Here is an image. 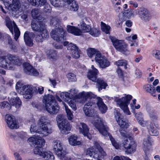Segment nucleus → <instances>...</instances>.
Segmentation results:
<instances>
[{"mask_svg": "<svg viewBox=\"0 0 160 160\" xmlns=\"http://www.w3.org/2000/svg\"><path fill=\"white\" fill-rule=\"evenodd\" d=\"M47 119L44 116L41 117L38 123V125L39 128L37 129L36 126L31 125L30 128L31 132H36L39 134V135L34 136L33 137H31L28 139L29 144L32 147H34L33 152L35 154L38 155L42 156L43 152L41 151L42 147L44 145L45 140L41 137L46 136L51 133L52 129L49 127L48 124H49L47 122Z\"/></svg>", "mask_w": 160, "mask_h": 160, "instance_id": "1", "label": "nucleus"}, {"mask_svg": "<svg viewBox=\"0 0 160 160\" xmlns=\"http://www.w3.org/2000/svg\"><path fill=\"white\" fill-rule=\"evenodd\" d=\"M22 63V59L19 57L10 54L7 56L0 57V67L8 69H13L11 63L18 66H20Z\"/></svg>", "mask_w": 160, "mask_h": 160, "instance_id": "2", "label": "nucleus"}, {"mask_svg": "<svg viewBox=\"0 0 160 160\" xmlns=\"http://www.w3.org/2000/svg\"><path fill=\"white\" fill-rule=\"evenodd\" d=\"M43 102L46 110L49 113L55 115L58 113L59 108L53 95L49 94L45 95Z\"/></svg>", "mask_w": 160, "mask_h": 160, "instance_id": "3", "label": "nucleus"}, {"mask_svg": "<svg viewBox=\"0 0 160 160\" xmlns=\"http://www.w3.org/2000/svg\"><path fill=\"white\" fill-rule=\"evenodd\" d=\"M119 132L121 135L127 138L122 143V146L125 149V152L128 154L133 153L136 151L137 146L133 139L129 135H128L124 129H121Z\"/></svg>", "mask_w": 160, "mask_h": 160, "instance_id": "4", "label": "nucleus"}, {"mask_svg": "<svg viewBox=\"0 0 160 160\" xmlns=\"http://www.w3.org/2000/svg\"><path fill=\"white\" fill-rule=\"evenodd\" d=\"M16 89L19 93H24L23 97L26 99L31 98L33 94L38 93L37 89L36 87L32 85H23L20 81L17 82Z\"/></svg>", "mask_w": 160, "mask_h": 160, "instance_id": "5", "label": "nucleus"}, {"mask_svg": "<svg viewBox=\"0 0 160 160\" xmlns=\"http://www.w3.org/2000/svg\"><path fill=\"white\" fill-rule=\"evenodd\" d=\"M76 96L78 99V101L80 103H83L88 101L84 107L85 108H88V107H92V106L94 107L96 104L97 98H95V95L91 92L86 93L83 92L79 93Z\"/></svg>", "mask_w": 160, "mask_h": 160, "instance_id": "6", "label": "nucleus"}, {"mask_svg": "<svg viewBox=\"0 0 160 160\" xmlns=\"http://www.w3.org/2000/svg\"><path fill=\"white\" fill-rule=\"evenodd\" d=\"M98 122H95L94 124L95 127L98 130L99 132L103 136L105 137L108 136L112 145L116 149L119 148V145L116 142L112 135L108 132L109 128L107 125L104 124L102 121L98 119Z\"/></svg>", "mask_w": 160, "mask_h": 160, "instance_id": "7", "label": "nucleus"}, {"mask_svg": "<svg viewBox=\"0 0 160 160\" xmlns=\"http://www.w3.org/2000/svg\"><path fill=\"white\" fill-rule=\"evenodd\" d=\"M65 32L63 29L61 27H58L53 29L51 32V36L52 38L58 42L61 43L63 42V45L65 46L68 45V42H64L66 40V37L64 36Z\"/></svg>", "mask_w": 160, "mask_h": 160, "instance_id": "8", "label": "nucleus"}, {"mask_svg": "<svg viewBox=\"0 0 160 160\" xmlns=\"http://www.w3.org/2000/svg\"><path fill=\"white\" fill-rule=\"evenodd\" d=\"M113 45L118 51L126 55L129 54L128 49V45L122 40H119L113 37L110 38Z\"/></svg>", "mask_w": 160, "mask_h": 160, "instance_id": "9", "label": "nucleus"}, {"mask_svg": "<svg viewBox=\"0 0 160 160\" xmlns=\"http://www.w3.org/2000/svg\"><path fill=\"white\" fill-rule=\"evenodd\" d=\"M51 3L54 6L58 7L62 6V3L64 2L69 5L70 10L77 11L78 8V5L75 0H50Z\"/></svg>", "mask_w": 160, "mask_h": 160, "instance_id": "10", "label": "nucleus"}, {"mask_svg": "<svg viewBox=\"0 0 160 160\" xmlns=\"http://www.w3.org/2000/svg\"><path fill=\"white\" fill-rule=\"evenodd\" d=\"M5 23L12 34L14 33V39L17 41L20 35V32L15 22L7 17L5 18Z\"/></svg>", "mask_w": 160, "mask_h": 160, "instance_id": "11", "label": "nucleus"}, {"mask_svg": "<svg viewBox=\"0 0 160 160\" xmlns=\"http://www.w3.org/2000/svg\"><path fill=\"white\" fill-rule=\"evenodd\" d=\"M52 143L55 152L58 157H60L61 160H71L70 157L65 156L66 152L63 150L62 145L60 141H54Z\"/></svg>", "mask_w": 160, "mask_h": 160, "instance_id": "12", "label": "nucleus"}, {"mask_svg": "<svg viewBox=\"0 0 160 160\" xmlns=\"http://www.w3.org/2000/svg\"><path fill=\"white\" fill-rule=\"evenodd\" d=\"M132 96L128 95L126 97H123L121 99H119L117 101V104L119 105V107L126 114L130 115L131 113L128 108V105L129 104Z\"/></svg>", "mask_w": 160, "mask_h": 160, "instance_id": "13", "label": "nucleus"}, {"mask_svg": "<svg viewBox=\"0 0 160 160\" xmlns=\"http://www.w3.org/2000/svg\"><path fill=\"white\" fill-rule=\"evenodd\" d=\"M31 27L32 30L35 32H45V35L46 36L47 33L46 31H47L44 23L42 21H33L31 24Z\"/></svg>", "mask_w": 160, "mask_h": 160, "instance_id": "14", "label": "nucleus"}, {"mask_svg": "<svg viewBox=\"0 0 160 160\" xmlns=\"http://www.w3.org/2000/svg\"><path fill=\"white\" fill-rule=\"evenodd\" d=\"M95 61L99 64L100 67L105 68L110 65L109 62L104 56H102L100 53L98 52L95 57Z\"/></svg>", "mask_w": 160, "mask_h": 160, "instance_id": "15", "label": "nucleus"}, {"mask_svg": "<svg viewBox=\"0 0 160 160\" xmlns=\"http://www.w3.org/2000/svg\"><path fill=\"white\" fill-rule=\"evenodd\" d=\"M23 65L24 71L26 74L34 76L38 75L39 73L37 70L34 68L29 63L25 62Z\"/></svg>", "mask_w": 160, "mask_h": 160, "instance_id": "16", "label": "nucleus"}, {"mask_svg": "<svg viewBox=\"0 0 160 160\" xmlns=\"http://www.w3.org/2000/svg\"><path fill=\"white\" fill-rule=\"evenodd\" d=\"M5 118L8 126L10 128L13 129L17 128L18 124L15 119L13 116L7 115L5 116Z\"/></svg>", "mask_w": 160, "mask_h": 160, "instance_id": "17", "label": "nucleus"}, {"mask_svg": "<svg viewBox=\"0 0 160 160\" xmlns=\"http://www.w3.org/2000/svg\"><path fill=\"white\" fill-rule=\"evenodd\" d=\"M120 113L117 112L115 114L116 120L122 128H127L128 126V121L120 116Z\"/></svg>", "mask_w": 160, "mask_h": 160, "instance_id": "18", "label": "nucleus"}, {"mask_svg": "<svg viewBox=\"0 0 160 160\" xmlns=\"http://www.w3.org/2000/svg\"><path fill=\"white\" fill-rule=\"evenodd\" d=\"M79 127V132L83 134L84 136L87 137L89 139H91V135L89 132V128L87 125L84 123H80Z\"/></svg>", "mask_w": 160, "mask_h": 160, "instance_id": "19", "label": "nucleus"}, {"mask_svg": "<svg viewBox=\"0 0 160 160\" xmlns=\"http://www.w3.org/2000/svg\"><path fill=\"white\" fill-rule=\"evenodd\" d=\"M138 13L141 19L145 22L149 21L150 19V14L146 9L141 8L138 11Z\"/></svg>", "mask_w": 160, "mask_h": 160, "instance_id": "20", "label": "nucleus"}, {"mask_svg": "<svg viewBox=\"0 0 160 160\" xmlns=\"http://www.w3.org/2000/svg\"><path fill=\"white\" fill-rule=\"evenodd\" d=\"M34 33L32 32L26 31L24 34V38L26 44L28 46L31 47L33 44V40L32 38L34 37Z\"/></svg>", "mask_w": 160, "mask_h": 160, "instance_id": "21", "label": "nucleus"}, {"mask_svg": "<svg viewBox=\"0 0 160 160\" xmlns=\"http://www.w3.org/2000/svg\"><path fill=\"white\" fill-rule=\"evenodd\" d=\"M83 111L86 116L95 118H98V116L97 112L95 111L92 107H83Z\"/></svg>", "mask_w": 160, "mask_h": 160, "instance_id": "22", "label": "nucleus"}, {"mask_svg": "<svg viewBox=\"0 0 160 160\" xmlns=\"http://www.w3.org/2000/svg\"><path fill=\"white\" fill-rule=\"evenodd\" d=\"M96 104L102 113H104L106 112L107 110V107L103 102L101 98L99 97H97Z\"/></svg>", "mask_w": 160, "mask_h": 160, "instance_id": "23", "label": "nucleus"}, {"mask_svg": "<svg viewBox=\"0 0 160 160\" xmlns=\"http://www.w3.org/2000/svg\"><path fill=\"white\" fill-rule=\"evenodd\" d=\"M9 101L11 104L15 106L17 109H19L21 105V101L18 97L8 98Z\"/></svg>", "mask_w": 160, "mask_h": 160, "instance_id": "24", "label": "nucleus"}, {"mask_svg": "<svg viewBox=\"0 0 160 160\" xmlns=\"http://www.w3.org/2000/svg\"><path fill=\"white\" fill-rule=\"evenodd\" d=\"M133 13V11L131 9H128L122 14V18L119 17L120 22H118L119 25L122 24V22L125 21L127 18H129Z\"/></svg>", "mask_w": 160, "mask_h": 160, "instance_id": "25", "label": "nucleus"}, {"mask_svg": "<svg viewBox=\"0 0 160 160\" xmlns=\"http://www.w3.org/2000/svg\"><path fill=\"white\" fill-rule=\"evenodd\" d=\"M68 32L76 36H79L81 34L82 32L80 29L76 27L68 25L67 28Z\"/></svg>", "mask_w": 160, "mask_h": 160, "instance_id": "26", "label": "nucleus"}, {"mask_svg": "<svg viewBox=\"0 0 160 160\" xmlns=\"http://www.w3.org/2000/svg\"><path fill=\"white\" fill-rule=\"evenodd\" d=\"M147 128L150 135L152 136H157L158 134V132L156 128L153 126V124L149 122L147 124Z\"/></svg>", "mask_w": 160, "mask_h": 160, "instance_id": "27", "label": "nucleus"}, {"mask_svg": "<svg viewBox=\"0 0 160 160\" xmlns=\"http://www.w3.org/2000/svg\"><path fill=\"white\" fill-rule=\"evenodd\" d=\"M98 72L97 69L89 70L87 74V77L90 80H101L97 78V76Z\"/></svg>", "mask_w": 160, "mask_h": 160, "instance_id": "28", "label": "nucleus"}, {"mask_svg": "<svg viewBox=\"0 0 160 160\" xmlns=\"http://www.w3.org/2000/svg\"><path fill=\"white\" fill-rule=\"evenodd\" d=\"M135 117L138 123L142 127L147 125L149 122L143 120L142 114L141 112L136 113L135 114Z\"/></svg>", "mask_w": 160, "mask_h": 160, "instance_id": "29", "label": "nucleus"}, {"mask_svg": "<svg viewBox=\"0 0 160 160\" xmlns=\"http://www.w3.org/2000/svg\"><path fill=\"white\" fill-rule=\"evenodd\" d=\"M61 130V132L63 134H67L69 133L71 130L70 124L68 122L62 124V127H59Z\"/></svg>", "mask_w": 160, "mask_h": 160, "instance_id": "30", "label": "nucleus"}, {"mask_svg": "<svg viewBox=\"0 0 160 160\" xmlns=\"http://www.w3.org/2000/svg\"><path fill=\"white\" fill-rule=\"evenodd\" d=\"M46 33H47V35L45 36V32H40V34L37 35L36 38V41L37 42H42L44 38H47L49 37L48 33L47 31H46Z\"/></svg>", "mask_w": 160, "mask_h": 160, "instance_id": "31", "label": "nucleus"}, {"mask_svg": "<svg viewBox=\"0 0 160 160\" xmlns=\"http://www.w3.org/2000/svg\"><path fill=\"white\" fill-rule=\"evenodd\" d=\"M46 2V0H32L30 3L32 6L38 7L44 6Z\"/></svg>", "mask_w": 160, "mask_h": 160, "instance_id": "32", "label": "nucleus"}, {"mask_svg": "<svg viewBox=\"0 0 160 160\" xmlns=\"http://www.w3.org/2000/svg\"><path fill=\"white\" fill-rule=\"evenodd\" d=\"M149 137H148L146 138H144L143 140V148L145 152L148 151L151 145V143L149 140Z\"/></svg>", "mask_w": 160, "mask_h": 160, "instance_id": "33", "label": "nucleus"}, {"mask_svg": "<svg viewBox=\"0 0 160 160\" xmlns=\"http://www.w3.org/2000/svg\"><path fill=\"white\" fill-rule=\"evenodd\" d=\"M153 88L152 85L147 84L145 88V89L146 92L150 93L153 97H155L157 95L155 94L156 93V90L155 89Z\"/></svg>", "mask_w": 160, "mask_h": 160, "instance_id": "34", "label": "nucleus"}, {"mask_svg": "<svg viewBox=\"0 0 160 160\" xmlns=\"http://www.w3.org/2000/svg\"><path fill=\"white\" fill-rule=\"evenodd\" d=\"M56 120L58 127H62V124L68 122L64 119L63 116L62 114H60L57 117Z\"/></svg>", "mask_w": 160, "mask_h": 160, "instance_id": "35", "label": "nucleus"}, {"mask_svg": "<svg viewBox=\"0 0 160 160\" xmlns=\"http://www.w3.org/2000/svg\"><path fill=\"white\" fill-rule=\"evenodd\" d=\"M31 13L32 17L34 19H39V17L41 14V12L39 9L35 8L32 10Z\"/></svg>", "mask_w": 160, "mask_h": 160, "instance_id": "36", "label": "nucleus"}, {"mask_svg": "<svg viewBox=\"0 0 160 160\" xmlns=\"http://www.w3.org/2000/svg\"><path fill=\"white\" fill-rule=\"evenodd\" d=\"M77 137L76 136H71L68 139L70 144L73 146L80 145L81 142L77 140Z\"/></svg>", "mask_w": 160, "mask_h": 160, "instance_id": "37", "label": "nucleus"}, {"mask_svg": "<svg viewBox=\"0 0 160 160\" xmlns=\"http://www.w3.org/2000/svg\"><path fill=\"white\" fill-rule=\"evenodd\" d=\"M96 84L97 87L98 88V91H100L102 89H105L108 86L107 83L104 81H97Z\"/></svg>", "mask_w": 160, "mask_h": 160, "instance_id": "38", "label": "nucleus"}, {"mask_svg": "<svg viewBox=\"0 0 160 160\" xmlns=\"http://www.w3.org/2000/svg\"><path fill=\"white\" fill-rule=\"evenodd\" d=\"M81 31L82 32H89L91 29V27L88 25H87L84 22H82L81 25Z\"/></svg>", "mask_w": 160, "mask_h": 160, "instance_id": "39", "label": "nucleus"}, {"mask_svg": "<svg viewBox=\"0 0 160 160\" xmlns=\"http://www.w3.org/2000/svg\"><path fill=\"white\" fill-rule=\"evenodd\" d=\"M87 54L88 56L92 58L93 56H96L98 53H100L99 51H97L96 50L93 48H89L87 50Z\"/></svg>", "mask_w": 160, "mask_h": 160, "instance_id": "40", "label": "nucleus"}, {"mask_svg": "<svg viewBox=\"0 0 160 160\" xmlns=\"http://www.w3.org/2000/svg\"><path fill=\"white\" fill-rule=\"evenodd\" d=\"M59 20L56 17H52L50 20V25L57 28L59 26Z\"/></svg>", "mask_w": 160, "mask_h": 160, "instance_id": "41", "label": "nucleus"}, {"mask_svg": "<svg viewBox=\"0 0 160 160\" xmlns=\"http://www.w3.org/2000/svg\"><path fill=\"white\" fill-rule=\"evenodd\" d=\"M89 33L93 36L97 37L100 34V31L98 29L96 28H91Z\"/></svg>", "mask_w": 160, "mask_h": 160, "instance_id": "42", "label": "nucleus"}, {"mask_svg": "<svg viewBox=\"0 0 160 160\" xmlns=\"http://www.w3.org/2000/svg\"><path fill=\"white\" fill-rule=\"evenodd\" d=\"M101 27L102 30L105 32L106 34H108L109 32L110 27L107 25L102 22H101Z\"/></svg>", "mask_w": 160, "mask_h": 160, "instance_id": "43", "label": "nucleus"}, {"mask_svg": "<svg viewBox=\"0 0 160 160\" xmlns=\"http://www.w3.org/2000/svg\"><path fill=\"white\" fill-rule=\"evenodd\" d=\"M71 53L72 57L75 59H78L80 57L79 50L78 48L75 50H72Z\"/></svg>", "mask_w": 160, "mask_h": 160, "instance_id": "44", "label": "nucleus"}, {"mask_svg": "<svg viewBox=\"0 0 160 160\" xmlns=\"http://www.w3.org/2000/svg\"><path fill=\"white\" fill-rule=\"evenodd\" d=\"M94 146L98 150L99 153H100L102 155H104L105 154V152L98 142H95Z\"/></svg>", "mask_w": 160, "mask_h": 160, "instance_id": "45", "label": "nucleus"}, {"mask_svg": "<svg viewBox=\"0 0 160 160\" xmlns=\"http://www.w3.org/2000/svg\"><path fill=\"white\" fill-rule=\"evenodd\" d=\"M149 116L151 119L153 121H155L157 120L158 117L156 114L155 112L153 110H151L148 112Z\"/></svg>", "mask_w": 160, "mask_h": 160, "instance_id": "46", "label": "nucleus"}, {"mask_svg": "<svg viewBox=\"0 0 160 160\" xmlns=\"http://www.w3.org/2000/svg\"><path fill=\"white\" fill-rule=\"evenodd\" d=\"M65 108L68 119L69 120H71L73 118V115L72 113L68 107L65 106Z\"/></svg>", "mask_w": 160, "mask_h": 160, "instance_id": "47", "label": "nucleus"}, {"mask_svg": "<svg viewBox=\"0 0 160 160\" xmlns=\"http://www.w3.org/2000/svg\"><path fill=\"white\" fill-rule=\"evenodd\" d=\"M75 91V89L73 90L71 89L70 91L71 93H69L68 92H65V98L66 99V101H68L69 99L71 98V97L72 94L74 95L75 94V93L73 92V91Z\"/></svg>", "mask_w": 160, "mask_h": 160, "instance_id": "48", "label": "nucleus"}, {"mask_svg": "<svg viewBox=\"0 0 160 160\" xmlns=\"http://www.w3.org/2000/svg\"><path fill=\"white\" fill-rule=\"evenodd\" d=\"M0 108L1 109L6 108L8 109H10V105L7 102H0Z\"/></svg>", "mask_w": 160, "mask_h": 160, "instance_id": "49", "label": "nucleus"}, {"mask_svg": "<svg viewBox=\"0 0 160 160\" xmlns=\"http://www.w3.org/2000/svg\"><path fill=\"white\" fill-rule=\"evenodd\" d=\"M94 151V149L93 148H89L86 150V155L91 157L93 153H95Z\"/></svg>", "mask_w": 160, "mask_h": 160, "instance_id": "50", "label": "nucleus"}, {"mask_svg": "<svg viewBox=\"0 0 160 160\" xmlns=\"http://www.w3.org/2000/svg\"><path fill=\"white\" fill-rule=\"evenodd\" d=\"M49 56L50 58L52 59H55L57 57V52L56 51L51 50L49 52Z\"/></svg>", "mask_w": 160, "mask_h": 160, "instance_id": "51", "label": "nucleus"}, {"mask_svg": "<svg viewBox=\"0 0 160 160\" xmlns=\"http://www.w3.org/2000/svg\"><path fill=\"white\" fill-rule=\"evenodd\" d=\"M114 64L118 66H122L126 64V61L124 60H119L115 62Z\"/></svg>", "mask_w": 160, "mask_h": 160, "instance_id": "52", "label": "nucleus"}, {"mask_svg": "<svg viewBox=\"0 0 160 160\" xmlns=\"http://www.w3.org/2000/svg\"><path fill=\"white\" fill-rule=\"evenodd\" d=\"M153 56L157 59H160V52L158 50H153L152 53Z\"/></svg>", "mask_w": 160, "mask_h": 160, "instance_id": "53", "label": "nucleus"}, {"mask_svg": "<svg viewBox=\"0 0 160 160\" xmlns=\"http://www.w3.org/2000/svg\"><path fill=\"white\" fill-rule=\"evenodd\" d=\"M78 48L76 46L75 44L70 43L67 46V49L70 50L71 52L72 51V50H75L76 49H78Z\"/></svg>", "mask_w": 160, "mask_h": 160, "instance_id": "54", "label": "nucleus"}, {"mask_svg": "<svg viewBox=\"0 0 160 160\" xmlns=\"http://www.w3.org/2000/svg\"><path fill=\"white\" fill-rule=\"evenodd\" d=\"M18 137L21 138L23 140H26L27 138V134L25 132H21L18 133Z\"/></svg>", "mask_w": 160, "mask_h": 160, "instance_id": "55", "label": "nucleus"}, {"mask_svg": "<svg viewBox=\"0 0 160 160\" xmlns=\"http://www.w3.org/2000/svg\"><path fill=\"white\" fill-rule=\"evenodd\" d=\"M69 106L74 111L77 109V107L76 106L75 102L73 100H70L68 103Z\"/></svg>", "mask_w": 160, "mask_h": 160, "instance_id": "56", "label": "nucleus"}, {"mask_svg": "<svg viewBox=\"0 0 160 160\" xmlns=\"http://www.w3.org/2000/svg\"><path fill=\"white\" fill-rule=\"evenodd\" d=\"M44 6V12H50L51 11L50 7L47 2Z\"/></svg>", "mask_w": 160, "mask_h": 160, "instance_id": "57", "label": "nucleus"}, {"mask_svg": "<svg viewBox=\"0 0 160 160\" xmlns=\"http://www.w3.org/2000/svg\"><path fill=\"white\" fill-rule=\"evenodd\" d=\"M68 79L69 80H74L76 79V75L73 73H70L67 75Z\"/></svg>", "mask_w": 160, "mask_h": 160, "instance_id": "58", "label": "nucleus"}, {"mask_svg": "<svg viewBox=\"0 0 160 160\" xmlns=\"http://www.w3.org/2000/svg\"><path fill=\"white\" fill-rule=\"evenodd\" d=\"M8 43L9 44V47L10 49L12 50L15 49L16 46L11 39H9L8 40Z\"/></svg>", "mask_w": 160, "mask_h": 160, "instance_id": "59", "label": "nucleus"}, {"mask_svg": "<svg viewBox=\"0 0 160 160\" xmlns=\"http://www.w3.org/2000/svg\"><path fill=\"white\" fill-rule=\"evenodd\" d=\"M2 83L7 87L11 86L12 84L11 81H3Z\"/></svg>", "mask_w": 160, "mask_h": 160, "instance_id": "60", "label": "nucleus"}, {"mask_svg": "<svg viewBox=\"0 0 160 160\" xmlns=\"http://www.w3.org/2000/svg\"><path fill=\"white\" fill-rule=\"evenodd\" d=\"M135 73L137 79L139 78L142 76V72L141 71L138 69H136Z\"/></svg>", "mask_w": 160, "mask_h": 160, "instance_id": "61", "label": "nucleus"}, {"mask_svg": "<svg viewBox=\"0 0 160 160\" xmlns=\"http://www.w3.org/2000/svg\"><path fill=\"white\" fill-rule=\"evenodd\" d=\"M117 72L119 78H120L121 79H123V73L122 70L120 68H118V69L117 70Z\"/></svg>", "mask_w": 160, "mask_h": 160, "instance_id": "62", "label": "nucleus"}, {"mask_svg": "<svg viewBox=\"0 0 160 160\" xmlns=\"http://www.w3.org/2000/svg\"><path fill=\"white\" fill-rule=\"evenodd\" d=\"M92 157L97 160H100V156L99 155L98 153H95H95H93V156H92Z\"/></svg>", "mask_w": 160, "mask_h": 160, "instance_id": "63", "label": "nucleus"}, {"mask_svg": "<svg viewBox=\"0 0 160 160\" xmlns=\"http://www.w3.org/2000/svg\"><path fill=\"white\" fill-rule=\"evenodd\" d=\"M124 159V156H121L119 157L117 156L114 157L113 159V160H123Z\"/></svg>", "mask_w": 160, "mask_h": 160, "instance_id": "64", "label": "nucleus"}]
</instances>
